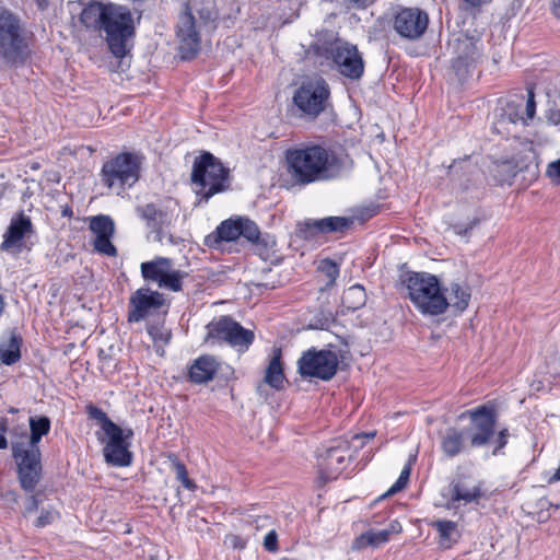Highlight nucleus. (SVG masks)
I'll return each mask as SVG.
<instances>
[{"instance_id": "obj_1", "label": "nucleus", "mask_w": 560, "mask_h": 560, "mask_svg": "<svg viewBox=\"0 0 560 560\" xmlns=\"http://www.w3.org/2000/svg\"><path fill=\"white\" fill-rule=\"evenodd\" d=\"M285 160L288 174L300 186L331 180L343 170L342 159L318 144L290 149Z\"/></svg>"}, {"instance_id": "obj_2", "label": "nucleus", "mask_w": 560, "mask_h": 560, "mask_svg": "<svg viewBox=\"0 0 560 560\" xmlns=\"http://www.w3.org/2000/svg\"><path fill=\"white\" fill-rule=\"evenodd\" d=\"M402 284L415 307L423 315H442L448 308L447 298L436 276L429 272H407Z\"/></svg>"}, {"instance_id": "obj_3", "label": "nucleus", "mask_w": 560, "mask_h": 560, "mask_svg": "<svg viewBox=\"0 0 560 560\" xmlns=\"http://www.w3.org/2000/svg\"><path fill=\"white\" fill-rule=\"evenodd\" d=\"M376 431L354 434L351 440L334 439L317 452V468L323 481L335 480L345 470L353 454L364 446L365 440H372Z\"/></svg>"}, {"instance_id": "obj_4", "label": "nucleus", "mask_w": 560, "mask_h": 560, "mask_svg": "<svg viewBox=\"0 0 560 560\" xmlns=\"http://www.w3.org/2000/svg\"><path fill=\"white\" fill-rule=\"evenodd\" d=\"M31 49L21 19L9 10L0 12V59L12 68L26 63Z\"/></svg>"}, {"instance_id": "obj_5", "label": "nucleus", "mask_w": 560, "mask_h": 560, "mask_svg": "<svg viewBox=\"0 0 560 560\" xmlns=\"http://www.w3.org/2000/svg\"><path fill=\"white\" fill-rule=\"evenodd\" d=\"M191 183L200 201L208 202L212 196L230 187V171L212 153L203 152L194 161Z\"/></svg>"}, {"instance_id": "obj_6", "label": "nucleus", "mask_w": 560, "mask_h": 560, "mask_svg": "<svg viewBox=\"0 0 560 560\" xmlns=\"http://www.w3.org/2000/svg\"><path fill=\"white\" fill-rule=\"evenodd\" d=\"M315 54L331 62V68L349 80H360L364 74L365 62L358 46L336 37L314 47Z\"/></svg>"}, {"instance_id": "obj_7", "label": "nucleus", "mask_w": 560, "mask_h": 560, "mask_svg": "<svg viewBox=\"0 0 560 560\" xmlns=\"http://www.w3.org/2000/svg\"><path fill=\"white\" fill-rule=\"evenodd\" d=\"M102 31L105 33L109 51L116 58L122 59L130 50L129 43L135 36L132 13L126 7L108 3V12Z\"/></svg>"}, {"instance_id": "obj_8", "label": "nucleus", "mask_w": 560, "mask_h": 560, "mask_svg": "<svg viewBox=\"0 0 560 560\" xmlns=\"http://www.w3.org/2000/svg\"><path fill=\"white\" fill-rule=\"evenodd\" d=\"M142 158L131 152H122L106 161L101 171L102 182L117 191L133 186L139 177Z\"/></svg>"}, {"instance_id": "obj_9", "label": "nucleus", "mask_w": 560, "mask_h": 560, "mask_svg": "<svg viewBox=\"0 0 560 560\" xmlns=\"http://www.w3.org/2000/svg\"><path fill=\"white\" fill-rule=\"evenodd\" d=\"M260 230L256 222L246 217H233L222 221L215 231L206 237L209 247L218 248L222 242H234L244 237L252 244H260Z\"/></svg>"}, {"instance_id": "obj_10", "label": "nucleus", "mask_w": 560, "mask_h": 560, "mask_svg": "<svg viewBox=\"0 0 560 560\" xmlns=\"http://www.w3.org/2000/svg\"><path fill=\"white\" fill-rule=\"evenodd\" d=\"M330 90L323 78H314L304 81L295 91L293 103L299 110L310 118H316L328 104Z\"/></svg>"}, {"instance_id": "obj_11", "label": "nucleus", "mask_w": 560, "mask_h": 560, "mask_svg": "<svg viewBox=\"0 0 560 560\" xmlns=\"http://www.w3.org/2000/svg\"><path fill=\"white\" fill-rule=\"evenodd\" d=\"M11 450L21 488L26 492H33L42 477L40 450L27 448L24 442L19 441H11Z\"/></svg>"}, {"instance_id": "obj_12", "label": "nucleus", "mask_w": 560, "mask_h": 560, "mask_svg": "<svg viewBox=\"0 0 560 560\" xmlns=\"http://www.w3.org/2000/svg\"><path fill=\"white\" fill-rule=\"evenodd\" d=\"M468 416L470 425L465 428L470 448L487 446L495 434L497 412L488 406H479L467 410L462 417Z\"/></svg>"}, {"instance_id": "obj_13", "label": "nucleus", "mask_w": 560, "mask_h": 560, "mask_svg": "<svg viewBox=\"0 0 560 560\" xmlns=\"http://www.w3.org/2000/svg\"><path fill=\"white\" fill-rule=\"evenodd\" d=\"M338 368L337 354L330 350L310 349L298 361V372L304 378L331 380Z\"/></svg>"}, {"instance_id": "obj_14", "label": "nucleus", "mask_w": 560, "mask_h": 560, "mask_svg": "<svg viewBox=\"0 0 560 560\" xmlns=\"http://www.w3.org/2000/svg\"><path fill=\"white\" fill-rule=\"evenodd\" d=\"M208 339L226 342L238 351H246L254 341V332L229 316H221L207 325Z\"/></svg>"}, {"instance_id": "obj_15", "label": "nucleus", "mask_w": 560, "mask_h": 560, "mask_svg": "<svg viewBox=\"0 0 560 560\" xmlns=\"http://www.w3.org/2000/svg\"><path fill=\"white\" fill-rule=\"evenodd\" d=\"M176 35L182 59L195 58L200 50L201 37L194 15V5L190 2L183 4V10L178 15Z\"/></svg>"}, {"instance_id": "obj_16", "label": "nucleus", "mask_w": 560, "mask_h": 560, "mask_svg": "<svg viewBox=\"0 0 560 560\" xmlns=\"http://www.w3.org/2000/svg\"><path fill=\"white\" fill-rule=\"evenodd\" d=\"M107 442L103 447L105 462L115 467H127L132 463V453L129 451V440L133 436L131 429H121L110 423L109 432L105 433Z\"/></svg>"}, {"instance_id": "obj_17", "label": "nucleus", "mask_w": 560, "mask_h": 560, "mask_svg": "<svg viewBox=\"0 0 560 560\" xmlns=\"http://www.w3.org/2000/svg\"><path fill=\"white\" fill-rule=\"evenodd\" d=\"M165 304L164 295L149 288H140L129 298L128 322L140 323L156 314Z\"/></svg>"}, {"instance_id": "obj_18", "label": "nucleus", "mask_w": 560, "mask_h": 560, "mask_svg": "<svg viewBox=\"0 0 560 560\" xmlns=\"http://www.w3.org/2000/svg\"><path fill=\"white\" fill-rule=\"evenodd\" d=\"M429 25V15L419 8L400 9L394 16V30L404 38H420Z\"/></svg>"}, {"instance_id": "obj_19", "label": "nucleus", "mask_w": 560, "mask_h": 560, "mask_svg": "<svg viewBox=\"0 0 560 560\" xmlns=\"http://www.w3.org/2000/svg\"><path fill=\"white\" fill-rule=\"evenodd\" d=\"M452 48L456 55L452 67L458 79L463 80L470 73L480 57L477 42L472 37L460 35L454 40Z\"/></svg>"}, {"instance_id": "obj_20", "label": "nucleus", "mask_w": 560, "mask_h": 560, "mask_svg": "<svg viewBox=\"0 0 560 560\" xmlns=\"http://www.w3.org/2000/svg\"><path fill=\"white\" fill-rule=\"evenodd\" d=\"M482 483L471 476H456L448 486V509H455L459 502L464 504L478 502L483 495L481 490Z\"/></svg>"}, {"instance_id": "obj_21", "label": "nucleus", "mask_w": 560, "mask_h": 560, "mask_svg": "<svg viewBox=\"0 0 560 560\" xmlns=\"http://www.w3.org/2000/svg\"><path fill=\"white\" fill-rule=\"evenodd\" d=\"M90 231L95 235L93 247L95 252L115 257L117 248L112 243V237L115 234V223L109 215L98 214L90 219Z\"/></svg>"}, {"instance_id": "obj_22", "label": "nucleus", "mask_w": 560, "mask_h": 560, "mask_svg": "<svg viewBox=\"0 0 560 560\" xmlns=\"http://www.w3.org/2000/svg\"><path fill=\"white\" fill-rule=\"evenodd\" d=\"M33 233L31 218L23 212L11 219L10 225L3 235V242L0 249L13 255H18L24 247L25 236Z\"/></svg>"}, {"instance_id": "obj_23", "label": "nucleus", "mask_w": 560, "mask_h": 560, "mask_svg": "<svg viewBox=\"0 0 560 560\" xmlns=\"http://www.w3.org/2000/svg\"><path fill=\"white\" fill-rule=\"evenodd\" d=\"M353 224L346 217H327L319 220H308L300 226L298 234L304 240L313 238L318 233L343 232Z\"/></svg>"}, {"instance_id": "obj_24", "label": "nucleus", "mask_w": 560, "mask_h": 560, "mask_svg": "<svg viewBox=\"0 0 560 560\" xmlns=\"http://www.w3.org/2000/svg\"><path fill=\"white\" fill-rule=\"evenodd\" d=\"M281 349H273L272 357L266 369L265 376L261 383L257 385V392L261 395L265 385L270 386L275 390H281L284 387L285 376L281 362Z\"/></svg>"}, {"instance_id": "obj_25", "label": "nucleus", "mask_w": 560, "mask_h": 560, "mask_svg": "<svg viewBox=\"0 0 560 560\" xmlns=\"http://www.w3.org/2000/svg\"><path fill=\"white\" fill-rule=\"evenodd\" d=\"M441 447L443 453L450 458L466 452L470 448L466 430L454 427L446 429L441 436Z\"/></svg>"}, {"instance_id": "obj_26", "label": "nucleus", "mask_w": 560, "mask_h": 560, "mask_svg": "<svg viewBox=\"0 0 560 560\" xmlns=\"http://www.w3.org/2000/svg\"><path fill=\"white\" fill-rule=\"evenodd\" d=\"M108 4L97 1H90L84 4L80 12V22L86 28L93 32H101L102 25L107 16Z\"/></svg>"}, {"instance_id": "obj_27", "label": "nucleus", "mask_w": 560, "mask_h": 560, "mask_svg": "<svg viewBox=\"0 0 560 560\" xmlns=\"http://www.w3.org/2000/svg\"><path fill=\"white\" fill-rule=\"evenodd\" d=\"M218 366L219 363L214 357L201 355L191 364L189 380L196 384L207 383L214 377Z\"/></svg>"}, {"instance_id": "obj_28", "label": "nucleus", "mask_w": 560, "mask_h": 560, "mask_svg": "<svg viewBox=\"0 0 560 560\" xmlns=\"http://www.w3.org/2000/svg\"><path fill=\"white\" fill-rule=\"evenodd\" d=\"M401 527L396 523L390 526V529L366 530L353 540L352 549L361 550L366 547L377 548L389 540L392 533H398Z\"/></svg>"}, {"instance_id": "obj_29", "label": "nucleus", "mask_w": 560, "mask_h": 560, "mask_svg": "<svg viewBox=\"0 0 560 560\" xmlns=\"http://www.w3.org/2000/svg\"><path fill=\"white\" fill-rule=\"evenodd\" d=\"M138 215L147 221L149 228L156 232V238L162 242V228L170 223L167 214L154 203H147L137 208Z\"/></svg>"}, {"instance_id": "obj_30", "label": "nucleus", "mask_w": 560, "mask_h": 560, "mask_svg": "<svg viewBox=\"0 0 560 560\" xmlns=\"http://www.w3.org/2000/svg\"><path fill=\"white\" fill-rule=\"evenodd\" d=\"M443 291L447 298L448 307L454 308L458 313L464 312L468 307L471 296L468 287L452 282L450 287L443 289Z\"/></svg>"}, {"instance_id": "obj_31", "label": "nucleus", "mask_w": 560, "mask_h": 560, "mask_svg": "<svg viewBox=\"0 0 560 560\" xmlns=\"http://www.w3.org/2000/svg\"><path fill=\"white\" fill-rule=\"evenodd\" d=\"M170 267H172V260L170 258L156 257L151 261L141 264V275L144 280L159 284Z\"/></svg>"}, {"instance_id": "obj_32", "label": "nucleus", "mask_w": 560, "mask_h": 560, "mask_svg": "<svg viewBox=\"0 0 560 560\" xmlns=\"http://www.w3.org/2000/svg\"><path fill=\"white\" fill-rule=\"evenodd\" d=\"M30 438L25 443L27 448L39 450V442L44 435L50 431V419L46 416L30 418Z\"/></svg>"}, {"instance_id": "obj_33", "label": "nucleus", "mask_w": 560, "mask_h": 560, "mask_svg": "<svg viewBox=\"0 0 560 560\" xmlns=\"http://www.w3.org/2000/svg\"><path fill=\"white\" fill-rule=\"evenodd\" d=\"M22 338L11 332L8 340L0 342V360L5 365H12L21 359Z\"/></svg>"}, {"instance_id": "obj_34", "label": "nucleus", "mask_w": 560, "mask_h": 560, "mask_svg": "<svg viewBox=\"0 0 560 560\" xmlns=\"http://www.w3.org/2000/svg\"><path fill=\"white\" fill-rule=\"evenodd\" d=\"M528 119L526 118L523 105L516 104L515 102L508 103L504 112L501 114L500 118L497 120L494 128L502 132V128H504L508 124L516 125L517 122H522V125H527Z\"/></svg>"}, {"instance_id": "obj_35", "label": "nucleus", "mask_w": 560, "mask_h": 560, "mask_svg": "<svg viewBox=\"0 0 560 560\" xmlns=\"http://www.w3.org/2000/svg\"><path fill=\"white\" fill-rule=\"evenodd\" d=\"M432 527L436 529L440 536L441 545L450 548L457 541L458 532L457 524L453 521L438 520L432 522Z\"/></svg>"}, {"instance_id": "obj_36", "label": "nucleus", "mask_w": 560, "mask_h": 560, "mask_svg": "<svg viewBox=\"0 0 560 560\" xmlns=\"http://www.w3.org/2000/svg\"><path fill=\"white\" fill-rule=\"evenodd\" d=\"M366 302V293L362 285L355 284L348 288L342 294V304L351 311L359 310Z\"/></svg>"}, {"instance_id": "obj_37", "label": "nucleus", "mask_w": 560, "mask_h": 560, "mask_svg": "<svg viewBox=\"0 0 560 560\" xmlns=\"http://www.w3.org/2000/svg\"><path fill=\"white\" fill-rule=\"evenodd\" d=\"M147 331L155 345V352L164 355V346L171 341L172 331L164 325H149Z\"/></svg>"}, {"instance_id": "obj_38", "label": "nucleus", "mask_w": 560, "mask_h": 560, "mask_svg": "<svg viewBox=\"0 0 560 560\" xmlns=\"http://www.w3.org/2000/svg\"><path fill=\"white\" fill-rule=\"evenodd\" d=\"M186 276L187 273L185 271L173 269L172 266L168 268L167 272H165V276L158 285L173 292H178L182 290V281Z\"/></svg>"}, {"instance_id": "obj_39", "label": "nucleus", "mask_w": 560, "mask_h": 560, "mask_svg": "<svg viewBox=\"0 0 560 560\" xmlns=\"http://www.w3.org/2000/svg\"><path fill=\"white\" fill-rule=\"evenodd\" d=\"M188 2L194 5V11H196L199 16V25H207L217 20L218 12L214 10V5L211 1L201 4L196 0H189Z\"/></svg>"}, {"instance_id": "obj_40", "label": "nucleus", "mask_w": 560, "mask_h": 560, "mask_svg": "<svg viewBox=\"0 0 560 560\" xmlns=\"http://www.w3.org/2000/svg\"><path fill=\"white\" fill-rule=\"evenodd\" d=\"M168 459L171 460V464L176 474L177 480L180 481L182 485L188 490L196 489V483L191 479L188 478V472H187L186 466L183 462L179 460L177 455L170 454Z\"/></svg>"}, {"instance_id": "obj_41", "label": "nucleus", "mask_w": 560, "mask_h": 560, "mask_svg": "<svg viewBox=\"0 0 560 560\" xmlns=\"http://www.w3.org/2000/svg\"><path fill=\"white\" fill-rule=\"evenodd\" d=\"M319 270L327 278V285H332L339 276L338 265L330 259L323 260Z\"/></svg>"}, {"instance_id": "obj_42", "label": "nucleus", "mask_w": 560, "mask_h": 560, "mask_svg": "<svg viewBox=\"0 0 560 560\" xmlns=\"http://www.w3.org/2000/svg\"><path fill=\"white\" fill-rule=\"evenodd\" d=\"M86 410H88L89 416L92 419H95L102 423V429H103L104 433L109 432V425H110V423H114V422L107 417V415L101 408L95 407L93 405H89L86 407Z\"/></svg>"}, {"instance_id": "obj_43", "label": "nucleus", "mask_w": 560, "mask_h": 560, "mask_svg": "<svg viewBox=\"0 0 560 560\" xmlns=\"http://www.w3.org/2000/svg\"><path fill=\"white\" fill-rule=\"evenodd\" d=\"M497 168L498 176L502 183L512 180L517 174L516 165L509 161L502 162Z\"/></svg>"}, {"instance_id": "obj_44", "label": "nucleus", "mask_w": 560, "mask_h": 560, "mask_svg": "<svg viewBox=\"0 0 560 560\" xmlns=\"http://www.w3.org/2000/svg\"><path fill=\"white\" fill-rule=\"evenodd\" d=\"M410 476V467H405L396 482L387 490V492L384 494V497L393 495L399 491H401L408 483Z\"/></svg>"}, {"instance_id": "obj_45", "label": "nucleus", "mask_w": 560, "mask_h": 560, "mask_svg": "<svg viewBox=\"0 0 560 560\" xmlns=\"http://www.w3.org/2000/svg\"><path fill=\"white\" fill-rule=\"evenodd\" d=\"M58 517V513L54 510H42L39 516L35 521L36 527H45L47 525H50L55 522V520Z\"/></svg>"}, {"instance_id": "obj_46", "label": "nucleus", "mask_w": 560, "mask_h": 560, "mask_svg": "<svg viewBox=\"0 0 560 560\" xmlns=\"http://www.w3.org/2000/svg\"><path fill=\"white\" fill-rule=\"evenodd\" d=\"M523 110L528 120H532L536 114L535 94L532 88L527 89V101Z\"/></svg>"}, {"instance_id": "obj_47", "label": "nucleus", "mask_w": 560, "mask_h": 560, "mask_svg": "<svg viewBox=\"0 0 560 560\" xmlns=\"http://www.w3.org/2000/svg\"><path fill=\"white\" fill-rule=\"evenodd\" d=\"M510 436V432L506 428L500 430L495 438L491 442L495 444L493 455H497L506 444Z\"/></svg>"}, {"instance_id": "obj_48", "label": "nucleus", "mask_w": 560, "mask_h": 560, "mask_svg": "<svg viewBox=\"0 0 560 560\" xmlns=\"http://www.w3.org/2000/svg\"><path fill=\"white\" fill-rule=\"evenodd\" d=\"M546 118L549 124L560 128V106L553 104L546 112Z\"/></svg>"}, {"instance_id": "obj_49", "label": "nucleus", "mask_w": 560, "mask_h": 560, "mask_svg": "<svg viewBox=\"0 0 560 560\" xmlns=\"http://www.w3.org/2000/svg\"><path fill=\"white\" fill-rule=\"evenodd\" d=\"M547 175L552 183L560 185V160L549 163L547 167Z\"/></svg>"}, {"instance_id": "obj_50", "label": "nucleus", "mask_w": 560, "mask_h": 560, "mask_svg": "<svg viewBox=\"0 0 560 560\" xmlns=\"http://www.w3.org/2000/svg\"><path fill=\"white\" fill-rule=\"evenodd\" d=\"M264 547L266 550L275 552L278 550V535L276 530H270L264 539Z\"/></svg>"}, {"instance_id": "obj_51", "label": "nucleus", "mask_w": 560, "mask_h": 560, "mask_svg": "<svg viewBox=\"0 0 560 560\" xmlns=\"http://www.w3.org/2000/svg\"><path fill=\"white\" fill-rule=\"evenodd\" d=\"M12 441H19L27 438V431L23 425H15L9 430Z\"/></svg>"}, {"instance_id": "obj_52", "label": "nucleus", "mask_w": 560, "mask_h": 560, "mask_svg": "<svg viewBox=\"0 0 560 560\" xmlns=\"http://www.w3.org/2000/svg\"><path fill=\"white\" fill-rule=\"evenodd\" d=\"M478 223V220H472L469 224L467 225H464V224H456L454 226V230L457 234L459 235H466L469 231H471Z\"/></svg>"}, {"instance_id": "obj_53", "label": "nucleus", "mask_w": 560, "mask_h": 560, "mask_svg": "<svg viewBox=\"0 0 560 560\" xmlns=\"http://www.w3.org/2000/svg\"><path fill=\"white\" fill-rule=\"evenodd\" d=\"M38 505H39V501H38L37 497L32 495L28 499L27 504L25 506V514H31V513L37 511Z\"/></svg>"}, {"instance_id": "obj_54", "label": "nucleus", "mask_w": 560, "mask_h": 560, "mask_svg": "<svg viewBox=\"0 0 560 560\" xmlns=\"http://www.w3.org/2000/svg\"><path fill=\"white\" fill-rule=\"evenodd\" d=\"M252 285L259 292L262 293L264 290H272L275 285H269L268 283L253 282Z\"/></svg>"}, {"instance_id": "obj_55", "label": "nucleus", "mask_w": 560, "mask_h": 560, "mask_svg": "<svg viewBox=\"0 0 560 560\" xmlns=\"http://www.w3.org/2000/svg\"><path fill=\"white\" fill-rule=\"evenodd\" d=\"M9 420L7 418H0V432H9Z\"/></svg>"}, {"instance_id": "obj_56", "label": "nucleus", "mask_w": 560, "mask_h": 560, "mask_svg": "<svg viewBox=\"0 0 560 560\" xmlns=\"http://www.w3.org/2000/svg\"><path fill=\"white\" fill-rule=\"evenodd\" d=\"M552 13L560 19V0H552Z\"/></svg>"}, {"instance_id": "obj_57", "label": "nucleus", "mask_w": 560, "mask_h": 560, "mask_svg": "<svg viewBox=\"0 0 560 560\" xmlns=\"http://www.w3.org/2000/svg\"><path fill=\"white\" fill-rule=\"evenodd\" d=\"M164 240H166L168 244H173V245L176 244V238L172 234L163 232L161 243H164Z\"/></svg>"}, {"instance_id": "obj_58", "label": "nucleus", "mask_w": 560, "mask_h": 560, "mask_svg": "<svg viewBox=\"0 0 560 560\" xmlns=\"http://www.w3.org/2000/svg\"><path fill=\"white\" fill-rule=\"evenodd\" d=\"M4 434L5 433L0 432V450H5L8 447V440Z\"/></svg>"}, {"instance_id": "obj_59", "label": "nucleus", "mask_w": 560, "mask_h": 560, "mask_svg": "<svg viewBox=\"0 0 560 560\" xmlns=\"http://www.w3.org/2000/svg\"><path fill=\"white\" fill-rule=\"evenodd\" d=\"M560 480V464L559 467L556 469L555 474L550 478V482L559 481Z\"/></svg>"}, {"instance_id": "obj_60", "label": "nucleus", "mask_w": 560, "mask_h": 560, "mask_svg": "<svg viewBox=\"0 0 560 560\" xmlns=\"http://www.w3.org/2000/svg\"><path fill=\"white\" fill-rule=\"evenodd\" d=\"M35 2L37 3L38 8L42 10L46 9V7L48 4L47 0H35Z\"/></svg>"}, {"instance_id": "obj_61", "label": "nucleus", "mask_w": 560, "mask_h": 560, "mask_svg": "<svg viewBox=\"0 0 560 560\" xmlns=\"http://www.w3.org/2000/svg\"><path fill=\"white\" fill-rule=\"evenodd\" d=\"M62 215H63V217H71V215H72V210H71L70 208H68V207H67V208H65V209L62 210Z\"/></svg>"}]
</instances>
